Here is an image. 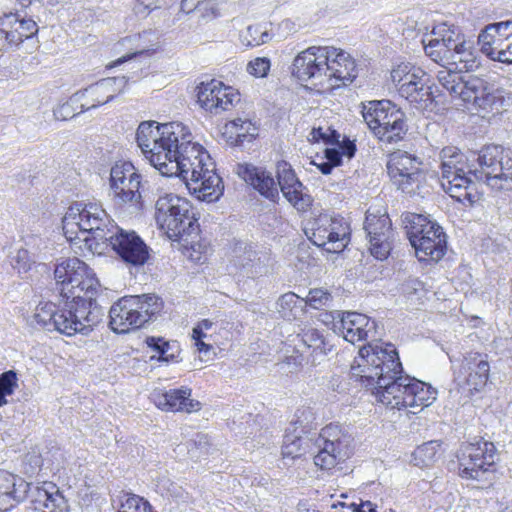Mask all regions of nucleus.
Here are the masks:
<instances>
[{"label": "nucleus", "mask_w": 512, "mask_h": 512, "mask_svg": "<svg viewBox=\"0 0 512 512\" xmlns=\"http://www.w3.org/2000/svg\"><path fill=\"white\" fill-rule=\"evenodd\" d=\"M399 353L392 343H368L351 366V377L371 390L377 402L395 410L418 413L437 398V390L414 377L403 375Z\"/></svg>", "instance_id": "nucleus-1"}, {"label": "nucleus", "mask_w": 512, "mask_h": 512, "mask_svg": "<svg viewBox=\"0 0 512 512\" xmlns=\"http://www.w3.org/2000/svg\"><path fill=\"white\" fill-rule=\"evenodd\" d=\"M54 275L65 306L40 302L33 315L35 322L65 336L87 335L101 320L99 309L93 306L100 288L96 274L84 261L73 257L58 264Z\"/></svg>", "instance_id": "nucleus-2"}, {"label": "nucleus", "mask_w": 512, "mask_h": 512, "mask_svg": "<svg viewBox=\"0 0 512 512\" xmlns=\"http://www.w3.org/2000/svg\"><path fill=\"white\" fill-rule=\"evenodd\" d=\"M63 233L76 253L102 255L111 246L127 265L143 266L149 259V247L134 231L114 226L101 205L74 203L62 220Z\"/></svg>", "instance_id": "nucleus-3"}, {"label": "nucleus", "mask_w": 512, "mask_h": 512, "mask_svg": "<svg viewBox=\"0 0 512 512\" xmlns=\"http://www.w3.org/2000/svg\"><path fill=\"white\" fill-rule=\"evenodd\" d=\"M136 141L145 158L166 177L188 180L214 163L206 149L192 141L189 127L181 122H142Z\"/></svg>", "instance_id": "nucleus-4"}, {"label": "nucleus", "mask_w": 512, "mask_h": 512, "mask_svg": "<svg viewBox=\"0 0 512 512\" xmlns=\"http://www.w3.org/2000/svg\"><path fill=\"white\" fill-rule=\"evenodd\" d=\"M290 74L311 93L332 95L354 82L358 76L355 58L332 45H312L294 57Z\"/></svg>", "instance_id": "nucleus-5"}, {"label": "nucleus", "mask_w": 512, "mask_h": 512, "mask_svg": "<svg viewBox=\"0 0 512 512\" xmlns=\"http://www.w3.org/2000/svg\"><path fill=\"white\" fill-rule=\"evenodd\" d=\"M437 80L452 98L478 110L491 112L504 102L502 91L482 76L464 78L454 71H439Z\"/></svg>", "instance_id": "nucleus-6"}, {"label": "nucleus", "mask_w": 512, "mask_h": 512, "mask_svg": "<svg viewBox=\"0 0 512 512\" xmlns=\"http://www.w3.org/2000/svg\"><path fill=\"white\" fill-rule=\"evenodd\" d=\"M407 237L420 262L438 263L447 252V235L443 228L428 216L406 213L404 217Z\"/></svg>", "instance_id": "nucleus-7"}, {"label": "nucleus", "mask_w": 512, "mask_h": 512, "mask_svg": "<svg viewBox=\"0 0 512 512\" xmlns=\"http://www.w3.org/2000/svg\"><path fill=\"white\" fill-rule=\"evenodd\" d=\"M155 221L158 228L174 241L199 230V216L193 204L187 198L172 193L157 199Z\"/></svg>", "instance_id": "nucleus-8"}, {"label": "nucleus", "mask_w": 512, "mask_h": 512, "mask_svg": "<svg viewBox=\"0 0 512 512\" xmlns=\"http://www.w3.org/2000/svg\"><path fill=\"white\" fill-rule=\"evenodd\" d=\"M361 113L372 134L382 142H400L408 132L404 112L390 100L363 103Z\"/></svg>", "instance_id": "nucleus-9"}, {"label": "nucleus", "mask_w": 512, "mask_h": 512, "mask_svg": "<svg viewBox=\"0 0 512 512\" xmlns=\"http://www.w3.org/2000/svg\"><path fill=\"white\" fill-rule=\"evenodd\" d=\"M386 169L391 183L403 193L416 195L428 186V170L423 160L407 151L389 153Z\"/></svg>", "instance_id": "nucleus-10"}, {"label": "nucleus", "mask_w": 512, "mask_h": 512, "mask_svg": "<svg viewBox=\"0 0 512 512\" xmlns=\"http://www.w3.org/2000/svg\"><path fill=\"white\" fill-rule=\"evenodd\" d=\"M458 475L464 480H479L497 471L498 451L491 441L463 442L456 451Z\"/></svg>", "instance_id": "nucleus-11"}, {"label": "nucleus", "mask_w": 512, "mask_h": 512, "mask_svg": "<svg viewBox=\"0 0 512 512\" xmlns=\"http://www.w3.org/2000/svg\"><path fill=\"white\" fill-rule=\"evenodd\" d=\"M454 384L458 392L472 398L482 393L490 379L488 355L470 351L454 370Z\"/></svg>", "instance_id": "nucleus-12"}, {"label": "nucleus", "mask_w": 512, "mask_h": 512, "mask_svg": "<svg viewBox=\"0 0 512 512\" xmlns=\"http://www.w3.org/2000/svg\"><path fill=\"white\" fill-rule=\"evenodd\" d=\"M478 168L475 175L484 179L490 185L493 181H501L499 188H511L512 186V152L499 145L484 146L478 153Z\"/></svg>", "instance_id": "nucleus-13"}, {"label": "nucleus", "mask_w": 512, "mask_h": 512, "mask_svg": "<svg viewBox=\"0 0 512 512\" xmlns=\"http://www.w3.org/2000/svg\"><path fill=\"white\" fill-rule=\"evenodd\" d=\"M310 230V240L330 253L342 252L350 241V225L339 215H318L311 222Z\"/></svg>", "instance_id": "nucleus-14"}, {"label": "nucleus", "mask_w": 512, "mask_h": 512, "mask_svg": "<svg viewBox=\"0 0 512 512\" xmlns=\"http://www.w3.org/2000/svg\"><path fill=\"white\" fill-rule=\"evenodd\" d=\"M195 97L199 107L213 115L232 111L241 102L237 88L215 78L197 84Z\"/></svg>", "instance_id": "nucleus-15"}, {"label": "nucleus", "mask_w": 512, "mask_h": 512, "mask_svg": "<svg viewBox=\"0 0 512 512\" xmlns=\"http://www.w3.org/2000/svg\"><path fill=\"white\" fill-rule=\"evenodd\" d=\"M320 436L324 439V444L314 456V464L328 472L342 469V465L354 454L347 436L340 427L332 424L325 426Z\"/></svg>", "instance_id": "nucleus-16"}, {"label": "nucleus", "mask_w": 512, "mask_h": 512, "mask_svg": "<svg viewBox=\"0 0 512 512\" xmlns=\"http://www.w3.org/2000/svg\"><path fill=\"white\" fill-rule=\"evenodd\" d=\"M478 45L491 61L512 65V20L485 26L479 33Z\"/></svg>", "instance_id": "nucleus-17"}, {"label": "nucleus", "mask_w": 512, "mask_h": 512, "mask_svg": "<svg viewBox=\"0 0 512 512\" xmlns=\"http://www.w3.org/2000/svg\"><path fill=\"white\" fill-rule=\"evenodd\" d=\"M364 228L369 238L370 253L378 260H385L391 253L394 242V229L386 211L366 213Z\"/></svg>", "instance_id": "nucleus-18"}, {"label": "nucleus", "mask_w": 512, "mask_h": 512, "mask_svg": "<svg viewBox=\"0 0 512 512\" xmlns=\"http://www.w3.org/2000/svg\"><path fill=\"white\" fill-rule=\"evenodd\" d=\"M111 188L115 196L124 203L140 198L141 175L129 161H118L110 173Z\"/></svg>", "instance_id": "nucleus-19"}, {"label": "nucleus", "mask_w": 512, "mask_h": 512, "mask_svg": "<svg viewBox=\"0 0 512 512\" xmlns=\"http://www.w3.org/2000/svg\"><path fill=\"white\" fill-rule=\"evenodd\" d=\"M153 402L164 412L191 414L201 409L200 401L192 398V389L188 386L157 390L153 393Z\"/></svg>", "instance_id": "nucleus-20"}, {"label": "nucleus", "mask_w": 512, "mask_h": 512, "mask_svg": "<svg viewBox=\"0 0 512 512\" xmlns=\"http://www.w3.org/2000/svg\"><path fill=\"white\" fill-rule=\"evenodd\" d=\"M133 296L120 298L109 311V326L117 334H126L141 327L143 317Z\"/></svg>", "instance_id": "nucleus-21"}, {"label": "nucleus", "mask_w": 512, "mask_h": 512, "mask_svg": "<svg viewBox=\"0 0 512 512\" xmlns=\"http://www.w3.org/2000/svg\"><path fill=\"white\" fill-rule=\"evenodd\" d=\"M472 172L454 173L449 177L441 176V185L444 191L455 201L464 206H473L479 202L482 194L478 189V185L473 181L470 175Z\"/></svg>", "instance_id": "nucleus-22"}, {"label": "nucleus", "mask_w": 512, "mask_h": 512, "mask_svg": "<svg viewBox=\"0 0 512 512\" xmlns=\"http://www.w3.org/2000/svg\"><path fill=\"white\" fill-rule=\"evenodd\" d=\"M458 31L454 26L447 24L439 25L433 31V34L439 35V37L431 39L424 46L426 55L435 63L448 69L450 60H452V48H454Z\"/></svg>", "instance_id": "nucleus-23"}, {"label": "nucleus", "mask_w": 512, "mask_h": 512, "mask_svg": "<svg viewBox=\"0 0 512 512\" xmlns=\"http://www.w3.org/2000/svg\"><path fill=\"white\" fill-rule=\"evenodd\" d=\"M188 189L202 201L213 202L222 196L224 185L222 178L217 174L215 163L199 171V175L185 180Z\"/></svg>", "instance_id": "nucleus-24"}, {"label": "nucleus", "mask_w": 512, "mask_h": 512, "mask_svg": "<svg viewBox=\"0 0 512 512\" xmlns=\"http://www.w3.org/2000/svg\"><path fill=\"white\" fill-rule=\"evenodd\" d=\"M0 33L10 45L19 46L38 33V25L31 18L9 12L0 17Z\"/></svg>", "instance_id": "nucleus-25"}, {"label": "nucleus", "mask_w": 512, "mask_h": 512, "mask_svg": "<svg viewBox=\"0 0 512 512\" xmlns=\"http://www.w3.org/2000/svg\"><path fill=\"white\" fill-rule=\"evenodd\" d=\"M29 486L24 479L0 470V511L7 512L22 501L29 491Z\"/></svg>", "instance_id": "nucleus-26"}, {"label": "nucleus", "mask_w": 512, "mask_h": 512, "mask_svg": "<svg viewBox=\"0 0 512 512\" xmlns=\"http://www.w3.org/2000/svg\"><path fill=\"white\" fill-rule=\"evenodd\" d=\"M33 509L38 512H69V506L59 487L50 481H44L36 487L33 499Z\"/></svg>", "instance_id": "nucleus-27"}, {"label": "nucleus", "mask_w": 512, "mask_h": 512, "mask_svg": "<svg viewBox=\"0 0 512 512\" xmlns=\"http://www.w3.org/2000/svg\"><path fill=\"white\" fill-rule=\"evenodd\" d=\"M340 322L344 339L352 344L366 341L377 327L374 320L359 312H344Z\"/></svg>", "instance_id": "nucleus-28"}, {"label": "nucleus", "mask_w": 512, "mask_h": 512, "mask_svg": "<svg viewBox=\"0 0 512 512\" xmlns=\"http://www.w3.org/2000/svg\"><path fill=\"white\" fill-rule=\"evenodd\" d=\"M478 66V56L472 44L458 31L454 48H452V60H450L448 69L442 71H454L461 75L463 72L475 70Z\"/></svg>", "instance_id": "nucleus-29"}, {"label": "nucleus", "mask_w": 512, "mask_h": 512, "mask_svg": "<svg viewBox=\"0 0 512 512\" xmlns=\"http://www.w3.org/2000/svg\"><path fill=\"white\" fill-rule=\"evenodd\" d=\"M237 174L247 184L270 200L278 197V189L271 175L250 164H238Z\"/></svg>", "instance_id": "nucleus-30"}, {"label": "nucleus", "mask_w": 512, "mask_h": 512, "mask_svg": "<svg viewBox=\"0 0 512 512\" xmlns=\"http://www.w3.org/2000/svg\"><path fill=\"white\" fill-rule=\"evenodd\" d=\"M418 77L420 79L412 80L411 83L404 86L401 90L400 96L411 104H425L432 103L434 95L432 87L429 84V75L424 70H418Z\"/></svg>", "instance_id": "nucleus-31"}, {"label": "nucleus", "mask_w": 512, "mask_h": 512, "mask_svg": "<svg viewBox=\"0 0 512 512\" xmlns=\"http://www.w3.org/2000/svg\"><path fill=\"white\" fill-rule=\"evenodd\" d=\"M440 172L441 176L449 177L454 173L472 172L469 166V160L456 146H445L440 150Z\"/></svg>", "instance_id": "nucleus-32"}, {"label": "nucleus", "mask_w": 512, "mask_h": 512, "mask_svg": "<svg viewBox=\"0 0 512 512\" xmlns=\"http://www.w3.org/2000/svg\"><path fill=\"white\" fill-rule=\"evenodd\" d=\"M141 41V34L121 39L116 44L115 49L117 52H120L122 49L127 50V52L118 59L107 64L106 67L108 69H112L138 56H150L156 52V49L149 48L147 45L142 44Z\"/></svg>", "instance_id": "nucleus-33"}, {"label": "nucleus", "mask_w": 512, "mask_h": 512, "mask_svg": "<svg viewBox=\"0 0 512 512\" xmlns=\"http://www.w3.org/2000/svg\"><path fill=\"white\" fill-rule=\"evenodd\" d=\"M297 337L304 345L305 352L313 359L327 355L333 348L330 341L315 328L304 329Z\"/></svg>", "instance_id": "nucleus-34"}, {"label": "nucleus", "mask_w": 512, "mask_h": 512, "mask_svg": "<svg viewBox=\"0 0 512 512\" xmlns=\"http://www.w3.org/2000/svg\"><path fill=\"white\" fill-rule=\"evenodd\" d=\"M286 200L300 213L310 212L313 207V198L304 192V186L299 181L280 188Z\"/></svg>", "instance_id": "nucleus-35"}, {"label": "nucleus", "mask_w": 512, "mask_h": 512, "mask_svg": "<svg viewBox=\"0 0 512 512\" xmlns=\"http://www.w3.org/2000/svg\"><path fill=\"white\" fill-rule=\"evenodd\" d=\"M251 126V121L237 118L224 125L222 135L230 144L239 145L252 137L249 134Z\"/></svg>", "instance_id": "nucleus-36"}, {"label": "nucleus", "mask_w": 512, "mask_h": 512, "mask_svg": "<svg viewBox=\"0 0 512 512\" xmlns=\"http://www.w3.org/2000/svg\"><path fill=\"white\" fill-rule=\"evenodd\" d=\"M441 443L429 441L418 446L412 453V463L415 466L424 468L433 465L439 457Z\"/></svg>", "instance_id": "nucleus-37"}, {"label": "nucleus", "mask_w": 512, "mask_h": 512, "mask_svg": "<svg viewBox=\"0 0 512 512\" xmlns=\"http://www.w3.org/2000/svg\"><path fill=\"white\" fill-rule=\"evenodd\" d=\"M181 9L185 13L198 12L203 19L212 20L220 15L217 0H182Z\"/></svg>", "instance_id": "nucleus-38"}, {"label": "nucleus", "mask_w": 512, "mask_h": 512, "mask_svg": "<svg viewBox=\"0 0 512 512\" xmlns=\"http://www.w3.org/2000/svg\"><path fill=\"white\" fill-rule=\"evenodd\" d=\"M135 302L137 303L138 312L143 316L142 324L143 326L147 323L152 317L160 314L163 310L164 303L162 299L156 295H142V296H133Z\"/></svg>", "instance_id": "nucleus-39"}, {"label": "nucleus", "mask_w": 512, "mask_h": 512, "mask_svg": "<svg viewBox=\"0 0 512 512\" xmlns=\"http://www.w3.org/2000/svg\"><path fill=\"white\" fill-rule=\"evenodd\" d=\"M181 254L189 261L196 264H203L208 260L210 245L206 240L199 238L190 243L181 244Z\"/></svg>", "instance_id": "nucleus-40"}, {"label": "nucleus", "mask_w": 512, "mask_h": 512, "mask_svg": "<svg viewBox=\"0 0 512 512\" xmlns=\"http://www.w3.org/2000/svg\"><path fill=\"white\" fill-rule=\"evenodd\" d=\"M418 70L422 69L413 67L409 63H400L391 70V81L399 94L402 88L411 83L412 80L420 79L417 73Z\"/></svg>", "instance_id": "nucleus-41"}, {"label": "nucleus", "mask_w": 512, "mask_h": 512, "mask_svg": "<svg viewBox=\"0 0 512 512\" xmlns=\"http://www.w3.org/2000/svg\"><path fill=\"white\" fill-rule=\"evenodd\" d=\"M104 87L101 83V81L96 82L95 84H92L88 88H86L81 95L87 96V98L90 99V101H86L85 103L81 104L82 110H89L91 108H96L98 106L104 105L108 103L107 95L104 93Z\"/></svg>", "instance_id": "nucleus-42"}, {"label": "nucleus", "mask_w": 512, "mask_h": 512, "mask_svg": "<svg viewBox=\"0 0 512 512\" xmlns=\"http://www.w3.org/2000/svg\"><path fill=\"white\" fill-rule=\"evenodd\" d=\"M118 512H157L151 503L137 494H127Z\"/></svg>", "instance_id": "nucleus-43"}, {"label": "nucleus", "mask_w": 512, "mask_h": 512, "mask_svg": "<svg viewBox=\"0 0 512 512\" xmlns=\"http://www.w3.org/2000/svg\"><path fill=\"white\" fill-rule=\"evenodd\" d=\"M18 388V376L14 370L0 374V407L8 404L7 397L12 396Z\"/></svg>", "instance_id": "nucleus-44"}, {"label": "nucleus", "mask_w": 512, "mask_h": 512, "mask_svg": "<svg viewBox=\"0 0 512 512\" xmlns=\"http://www.w3.org/2000/svg\"><path fill=\"white\" fill-rule=\"evenodd\" d=\"M146 344L152 350L157 352V360L162 362H173L176 360V356L169 353L170 343L161 337H147Z\"/></svg>", "instance_id": "nucleus-45"}, {"label": "nucleus", "mask_w": 512, "mask_h": 512, "mask_svg": "<svg viewBox=\"0 0 512 512\" xmlns=\"http://www.w3.org/2000/svg\"><path fill=\"white\" fill-rule=\"evenodd\" d=\"M108 102L122 94L128 86V78L125 76L111 77L100 80Z\"/></svg>", "instance_id": "nucleus-46"}, {"label": "nucleus", "mask_w": 512, "mask_h": 512, "mask_svg": "<svg viewBox=\"0 0 512 512\" xmlns=\"http://www.w3.org/2000/svg\"><path fill=\"white\" fill-rule=\"evenodd\" d=\"M213 323L209 319L199 321L192 331V339L198 352L207 353L212 349V345L204 342L206 337L205 330L211 329Z\"/></svg>", "instance_id": "nucleus-47"}, {"label": "nucleus", "mask_w": 512, "mask_h": 512, "mask_svg": "<svg viewBox=\"0 0 512 512\" xmlns=\"http://www.w3.org/2000/svg\"><path fill=\"white\" fill-rule=\"evenodd\" d=\"M339 138V133L331 127L313 128L308 136V140L312 143L323 142L325 144H338Z\"/></svg>", "instance_id": "nucleus-48"}, {"label": "nucleus", "mask_w": 512, "mask_h": 512, "mask_svg": "<svg viewBox=\"0 0 512 512\" xmlns=\"http://www.w3.org/2000/svg\"><path fill=\"white\" fill-rule=\"evenodd\" d=\"M332 300L331 293L322 288L311 289L304 299L306 305L313 309H322Z\"/></svg>", "instance_id": "nucleus-49"}, {"label": "nucleus", "mask_w": 512, "mask_h": 512, "mask_svg": "<svg viewBox=\"0 0 512 512\" xmlns=\"http://www.w3.org/2000/svg\"><path fill=\"white\" fill-rule=\"evenodd\" d=\"M305 453V448L302 447L301 437L286 436L282 446V455L284 458L296 459Z\"/></svg>", "instance_id": "nucleus-50"}, {"label": "nucleus", "mask_w": 512, "mask_h": 512, "mask_svg": "<svg viewBox=\"0 0 512 512\" xmlns=\"http://www.w3.org/2000/svg\"><path fill=\"white\" fill-rule=\"evenodd\" d=\"M270 69L271 61L267 57H256L250 60L246 67L247 72L256 78L266 77Z\"/></svg>", "instance_id": "nucleus-51"}, {"label": "nucleus", "mask_w": 512, "mask_h": 512, "mask_svg": "<svg viewBox=\"0 0 512 512\" xmlns=\"http://www.w3.org/2000/svg\"><path fill=\"white\" fill-rule=\"evenodd\" d=\"M276 173L280 188L288 184H295L296 181H299L292 166L286 161L278 162Z\"/></svg>", "instance_id": "nucleus-52"}, {"label": "nucleus", "mask_w": 512, "mask_h": 512, "mask_svg": "<svg viewBox=\"0 0 512 512\" xmlns=\"http://www.w3.org/2000/svg\"><path fill=\"white\" fill-rule=\"evenodd\" d=\"M247 33L251 37V39L247 41L248 46H259L266 43L269 39V34L266 31H262L259 26H249Z\"/></svg>", "instance_id": "nucleus-53"}, {"label": "nucleus", "mask_w": 512, "mask_h": 512, "mask_svg": "<svg viewBox=\"0 0 512 512\" xmlns=\"http://www.w3.org/2000/svg\"><path fill=\"white\" fill-rule=\"evenodd\" d=\"M80 96V93H76L74 98L70 99V101L63 103L58 107V109L54 112L57 119L68 120L73 118L76 113L73 112V104L77 100L76 98Z\"/></svg>", "instance_id": "nucleus-54"}, {"label": "nucleus", "mask_w": 512, "mask_h": 512, "mask_svg": "<svg viewBox=\"0 0 512 512\" xmlns=\"http://www.w3.org/2000/svg\"><path fill=\"white\" fill-rule=\"evenodd\" d=\"M299 299L300 297L297 294L293 292H288L283 294L279 298L278 304L283 310H292V308L297 304Z\"/></svg>", "instance_id": "nucleus-55"}, {"label": "nucleus", "mask_w": 512, "mask_h": 512, "mask_svg": "<svg viewBox=\"0 0 512 512\" xmlns=\"http://www.w3.org/2000/svg\"><path fill=\"white\" fill-rule=\"evenodd\" d=\"M325 157L327 162L333 166H338L341 163L342 155L337 149L330 148L325 150Z\"/></svg>", "instance_id": "nucleus-56"}, {"label": "nucleus", "mask_w": 512, "mask_h": 512, "mask_svg": "<svg viewBox=\"0 0 512 512\" xmlns=\"http://www.w3.org/2000/svg\"><path fill=\"white\" fill-rule=\"evenodd\" d=\"M291 359L293 360V362L296 365H302V362L304 360L303 352L296 351V355L295 356L287 357V363L288 364H290V360Z\"/></svg>", "instance_id": "nucleus-57"}, {"label": "nucleus", "mask_w": 512, "mask_h": 512, "mask_svg": "<svg viewBox=\"0 0 512 512\" xmlns=\"http://www.w3.org/2000/svg\"><path fill=\"white\" fill-rule=\"evenodd\" d=\"M334 166L329 162H325L319 165V169L323 174H329Z\"/></svg>", "instance_id": "nucleus-58"}, {"label": "nucleus", "mask_w": 512, "mask_h": 512, "mask_svg": "<svg viewBox=\"0 0 512 512\" xmlns=\"http://www.w3.org/2000/svg\"><path fill=\"white\" fill-rule=\"evenodd\" d=\"M17 2L21 7L26 8L31 4L32 0H17Z\"/></svg>", "instance_id": "nucleus-59"}, {"label": "nucleus", "mask_w": 512, "mask_h": 512, "mask_svg": "<svg viewBox=\"0 0 512 512\" xmlns=\"http://www.w3.org/2000/svg\"><path fill=\"white\" fill-rule=\"evenodd\" d=\"M354 151H355V146L353 144H351L349 155H353Z\"/></svg>", "instance_id": "nucleus-60"}, {"label": "nucleus", "mask_w": 512, "mask_h": 512, "mask_svg": "<svg viewBox=\"0 0 512 512\" xmlns=\"http://www.w3.org/2000/svg\"><path fill=\"white\" fill-rule=\"evenodd\" d=\"M366 505L371 507V504L369 502ZM369 512H375V509L374 508H369Z\"/></svg>", "instance_id": "nucleus-61"}, {"label": "nucleus", "mask_w": 512, "mask_h": 512, "mask_svg": "<svg viewBox=\"0 0 512 512\" xmlns=\"http://www.w3.org/2000/svg\"><path fill=\"white\" fill-rule=\"evenodd\" d=\"M250 254L255 255V253H254V252H249V255H250ZM248 260H252L250 256L248 257Z\"/></svg>", "instance_id": "nucleus-62"}]
</instances>
